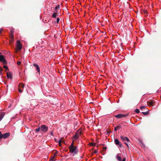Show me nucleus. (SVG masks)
Instances as JSON below:
<instances>
[{
    "label": "nucleus",
    "mask_w": 161,
    "mask_h": 161,
    "mask_svg": "<svg viewBox=\"0 0 161 161\" xmlns=\"http://www.w3.org/2000/svg\"><path fill=\"white\" fill-rule=\"evenodd\" d=\"M59 21V18H57V23H58Z\"/></svg>",
    "instance_id": "obj_30"
},
{
    "label": "nucleus",
    "mask_w": 161,
    "mask_h": 161,
    "mask_svg": "<svg viewBox=\"0 0 161 161\" xmlns=\"http://www.w3.org/2000/svg\"><path fill=\"white\" fill-rule=\"evenodd\" d=\"M3 70V69H1V67H0V75L2 73V71Z\"/></svg>",
    "instance_id": "obj_32"
},
{
    "label": "nucleus",
    "mask_w": 161,
    "mask_h": 161,
    "mask_svg": "<svg viewBox=\"0 0 161 161\" xmlns=\"http://www.w3.org/2000/svg\"><path fill=\"white\" fill-rule=\"evenodd\" d=\"M14 29L12 28L10 30V37L11 39L12 40L14 39Z\"/></svg>",
    "instance_id": "obj_7"
},
{
    "label": "nucleus",
    "mask_w": 161,
    "mask_h": 161,
    "mask_svg": "<svg viewBox=\"0 0 161 161\" xmlns=\"http://www.w3.org/2000/svg\"><path fill=\"white\" fill-rule=\"evenodd\" d=\"M33 65L34 67L36 68L37 72L39 73L40 72V68L39 66L36 64H34Z\"/></svg>",
    "instance_id": "obj_9"
},
{
    "label": "nucleus",
    "mask_w": 161,
    "mask_h": 161,
    "mask_svg": "<svg viewBox=\"0 0 161 161\" xmlns=\"http://www.w3.org/2000/svg\"><path fill=\"white\" fill-rule=\"evenodd\" d=\"M10 136L9 133H6L3 134V138L5 139L7 138Z\"/></svg>",
    "instance_id": "obj_8"
},
{
    "label": "nucleus",
    "mask_w": 161,
    "mask_h": 161,
    "mask_svg": "<svg viewBox=\"0 0 161 161\" xmlns=\"http://www.w3.org/2000/svg\"><path fill=\"white\" fill-rule=\"evenodd\" d=\"M57 153V152H56L55 153H54V156H55V155H56Z\"/></svg>",
    "instance_id": "obj_43"
},
{
    "label": "nucleus",
    "mask_w": 161,
    "mask_h": 161,
    "mask_svg": "<svg viewBox=\"0 0 161 161\" xmlns=\"http://www.w3.org/2000/svg\"><path fill=\"white\" fill-rule=\"evenodd\" d=\"M160 97L161 98V96Z\"/></svg>",
    "instance_id": "obj_49"
},
{
    "label": "nucleus",
    "mask_w": 161,
    "mask_h": 161,
    "mask_svg": "<svg viewBox=\"0 0 161 161\" xmlns=\"http://www.w3.org/2000/svg\"><path fill=\"white\" fill-rule=\"evenodd\" d=\"M21 64V62L20 61H18L17 62V64L18 65H20Z\"/></svg>",
    "instance_id": "obj_33"
},
{
    "label": "nucleus",
    "mask_w": 161,
    "mask_h": 161,
    "mask_svg": "<svg viewBox=\"0 0 161 161\" xmlns=\"http://www.w3.org/2000/svg\"><path fill=\"white\" fill-rule=\"evenodd\" d=\"M141 110H142L143 109H146V110H147V109L145 107V106H141L140 107Z\"/></svg>",
    "instance_id": "obj_20"
},
{
    "label": "nucleus",
    "mask_w": 161,
    "mask_h": 161,
    "mask_svg": "<svg viewBox=\"0 0 161 161\" xmlns=\"http://www.w3.org/2000/svg\"><path fill=\"white\" fill-rule=\"evenodd\" d=\"M55 158V156H53L50 160V161H55V160H54Z\"/></svg>",
    "instance_id": "obj_25"
},
{
    "label": "nucleus",
    "mask_w": 161,
    "mask_h": 161,
    "mask_svg": "<svg viewBox=\"0 0 161 161\" xmlns=\"http://www.w3.org/2000/svg\"><path fill=\"white\" fill-rule=\"evenodd\" d=\"M3 138V134H2L1 132L0 131V139Z\"/></svg>",
    "instance_id": "obj_29"
},
{
    "label": "nucleus",
    "mask_w": 161,
    "mask_h": 161,
    "mask_svg": "<svg viewBox=\"0 0 161 161\" xmlns=\"http://www.w3.org/2000/svg\"><path fill=\"white\" fill-rule=\"evenodd\" d=\"M118 145H119V146L120 147H123V145H122V144H121V143H120H120H119V144Z\"/></svg>",
    "instance_id": "obj_37"
},
{
    "label": "nucleus",
    "mask_w": 161,
    "mask_h": 161,
    "mask_svg": "<svg viewBox=\"0 0 161 161\" xmlns=\"http://www.w3.org/2000/svg\"><path fill=\"white\" fill-rule=\"evenodd\" d=\"M3 29H0V33L3 31Z\"/></svg>",
    "instance_id": "obj_39"
},
{
    "label": "nucleus",
    "mask_w": 161,
    "mask_h": 161,
    "mask_svg": "<svg viewBox=\"0 0 161 161\" xmlns=\"http://www.w3.org/2000/svg\"><path fill=\"white\" fill-rule=\"evenodd\" d=\"M59 142H60V143H61L62 142H63V141H62V140H60L59 141Z\"/></svg>",
    "instance_id": "obj_41"
},
{
    "label": "nucleus",
    "mask_w": 161,
    "mask_h": 161,
    "mask_svg": "<svg viewBox=\"0 0 161 161\" xmlns=\"http://www.w3.org/2000/svg\"><path fill=\"white\" fill-rule=\"evenodd\" d=\"M107 134L108 135L109 134V133H110V131H108L107 132Z\"/></svg>",
    "instance_id": "obj_42"
},
{
    "label": "nucleus",
    "mask_w": 161,
    "mask_h": 161,
    "mask_svg": "<svg viewBox=\"0 0 161 161\" xmlns=\"http://www.w3.org/2000/svg\"><path fill=\"white\" fill-rule=\"evenodd\" d=\"M144 110L147 111L146 109H144Z\"/></svg>",
    "instance_id": "obj_47"
},
{
    "label": "nucleus",
    "mask_w": 161,
    "mask_h": 161,
    "mask_svg": "<svg viewBox=\"0 0 161 161\" xmlns=\"http://www.w3.org/2000/svg\"><path fill=\"white\" fill-rule=\"evenodd\" d=\"M4 116V112H2L0 114V121L2 119Z\"/></svg>",
    "instance_id": "obj_10"
},
{
    "label": "nucleus",
    "mask_w": 161,
    "mask_h": 161,
    "mask_svg": "<svg viewBox=\"0 0 161 161\" xmlns=\"http://www.w3.org/2000/svg\"><path fill=\"white\" fill-rule=\"evenodd\" d=\"M135 112L137 113H140V110L138 109H136L135 110Z\"/></svg>",
    "instance_id": "obj_26"
},
{
    "label": "nucleus",
    "mask_w": 161,
    "mask_h": 161,
    "mask_svg": "<svg viewBox=\"0 0 161 161\" xmlns=\"http://www.w3.org/2000/svg\"><path fill=\"white\" fill-rule=\"evenodd\" d=\"M41 131L43 133H46L48 130V127L45 125H42L41 126Z\"/></svg>",
    "instance_id": "obj_3"
},
{
    "label": "nucleus",
    "mask_w": 161,
    "mask_h": 161,
    "mask_svg": "<svg viewBox=\"0 0 161 161\" xmlns=\"http://www.w3.org/2000/svg\"><path fill=\"white\" fill-rule=\"evenodd\" d=\"M60 8V5H58V6H56L55 8V10H57L59 8Z\"/></svg>",
    "instance_id": "obj_24"
},
{
    "label": "nucleus",
    "mask_w": 161,
    "mask_h": 161,
    "mask_svg": "<svg viewBox=\"0 0 161 161\" xmlns=\"http://www.w3.org/2000/svg\"><path fill=\"white\" fill-rule=\"evenodd\" d=\"M147 112H142V113L145 115H147L148 114V113H149V111L147 109Z\"/></svg>",
    "instance_id": "obj_17"
},
{
    "label": "nucleus",
    "mask_w": 161,
    "mask_h": 161,
    "mask_svg": "<svg viewBox=\"0 0 161 161\" xmlns=\"http://www.w3.org/2000/svg\"><path fill=\"white\" fill-rule=\"evenodd\" d=\"M58 13L57 12L54 13L52 15V17L54 18H56L57 16Z\"/></svg>",
    "instance_id": "obj_14"
},
{
    "label": "nucleus",
    "mask_w": 161,
    "mask_h": 161,
    "mask_svg": "<svg viewBox=\"0 0 161 161\" xmlns=\"http://www.w3.org/2000/svg\"><path fill=\"white\" fill-rule=\"evenodd\" d=\"M114 142L115 144L116 145H118L120 143L119 141L117 139H116L114 140Z\"/></svg>",
    "instance_id": "obj_12"
},
{
    "label": "nucleus",
    "mask_w": 161,
    "mask_h": 161,
    "mask_svg": "<svg viewBox=\"0 0 161 161\" xmlns=\"http://www.w3.org/2000/svg\"><path fill=\"white\" fill-rule=\"evenodd\" d=\"M17 48L18 50H21L22 48V44L20 41H18L17 42Z\"/></svg>",
    "instance_id": "obj_4"
},
{
    "label": "nucleus",
    "mask_w": 161,
    "mask_h": 161,
    "mask_svg": "<svg viewBox=\"0 0 161 161\" xmlns=\"http://www.w3.org/2000/svg\"><path fill=\"white\" fill-rule=\"evenodd\" d=\"M19 88L22 87L23 88L24 87V85L23 83H20L19 84Z\"/></svg>",
    "instance_id": "obj_15"
},
{
    "label": "nucleus",
    "mask_w": 161,
    "mask_h": 161,
    "mask_svg": "<svg viewBox=\"0 0 161 161\" xmlns=\"http://www.w3.org/2000/svg\"><path fill=\"white\" fill-rule=\"evenodd\" d=\"M69 151L70 152L72 153H76V150L77 148L75 146H73L72 147V148L70 147H69Z\"/></svg>",
    "instance_id": "obj_5"
},
{
    "label": "nucleus",
    "mask_w": 161,
    "mask_h": 161,
    "mask_svg": "<svg viewBox=\"0 0 161 161\" xmlns=\"http://www.w3.org/2000/svg\"><path fill=\"white\" fill-rule=\"evenodd\" d=\"M97 153V151L95 150L93 152V153Z\"/></svg>",
    "instance_id": "obj_35"
},
{
    "label": "nucleus",
    "mask_w": 161,
    "mask_h": 161,
    "mask_svg": "<svg viewBox=\"0 0 161 161\" xmlns=\"http://www.w3.org/2000/svg\"><path fill=\"white\" fill-rule=\"evenodd\" d=\"M51 135L52 136H53V132H52L51 133Z\"/></svg>",
    "instance_id": "obj_44"
},
{
    "label": "nucleus",
    "mask_w": 161,
    "mask_h": 161,
    "mask_svg": "<svg viewBox=\"0 0 161 161\" xmlns=\"http://www.w3.org/2000/svg\"><path fill=\"white\" fill-rule=\"evenodd\" d=\"M54 140H55V142H58V140L56 138H55L54 139Z\"/></svg>",
    "instance_id": "obj_40"
},
{
    "label": "nucleus",
    "mask_w": 161,
    "mask_h": 161,
    "mask_svg": "<svg viewBox=\"0 0 161 161\" xmlns=\"http://www.w3.org/2000/svg\"><path fill=\"white\" fill-rule=\"evenodd\" d=\"M36 132H39L40 131H41V127H38V128L36 129Z\"/></svg>",
    "instance_id": "obj_21"
},
{
    "label": "nucleus",
    "mask_w": 161,
    "mask_h": 161,
    "mask_svg": "<svg viewBox=\"0 0 161 161\" xmlns=\"http://www.w3.org/2000/svg\"><path fill=\"white\" fill-rule=\"evenodd\" d=\"M74 140H73L72 141V143H71L70 145L69 146V147H70L72 148V147H73V146H74Z\"/></svg>",
    "instance_id": "obj_23"
},
{
    "label": "nucleus",
    "mask_w": 161,
    "mask_h": 161,
    "mask_svg": "<svg viewBox=\"0 0 161 161\" xmlns=\"http://www.w3.org/2000/svg\"><path fill=\"white\" fill-rule=\"evenodd\" d=\"M138 117H132L131 119H130V120H134V121H137V118Z\"/></svg>",
    "instance_id": "obj_16"
},
{
    "label": "nucleus",
    "mask_w": 161,
    "mask_h": 161,
    "mask_svg": "<svg viewBox=\"0 0 161 161\" xmlns=\"http://www.w3.org/2000/svg\"><path fill=\"white\" fill-rule=\"evenodd\" d=\"M148 105L150 106H152L153 105V102L152 101L147 102Z\"/></svg>",
    "instance_id": "obj_13"
},
{
    "label": "nucleus",
    "mask_w": 161,
    "mask_h": 161,
    "mask_svg": "<svg viewBox=\"0 0 161 161\" xmlns=\"http://www.w3.org/2000/svg\"><path fill=\"white\" fill-rule=\"evenodd\" d=\"M129 115V114L128 113H127L126 114H119L117 115H115L114 116L117 119H121L122 118H126Z\"/></svg>",
    "instance_id": "obj_1"
},
{
    "label": "nucleus",
    "mask_w": 161,
    "mask_h": 161,
    "mask_svg": "<svg viewBox=\"0 0 161 161\" xmlns=\"http://www.w3.org/2000/svg\"><path fill=\"white\" fill-rule=\"evenodd\" d=\"M7 76L8 78H11V75L10 73H7Z\"/></svg>",
    "instance_id": "obj_19"
},
{
    "label": "nucleus",
    "mask_w": 161,
    "mask_h": 161,
    "mask_svg": "<svg viewBox=\"0 0 161 161\" xmlns=\"http://www.w3.org/2000/svg\"><path fill=\"white\" fill-rule=\"evenodd\" d=\"M58 145L59 146L61 147V143H60V142H58Z\"/></svg>",
    "instance_id": "obj_38"
},
{
    "label": "nucleus",
    "mask_w": 161,
    "mask_h": 161,
    "mask_svg": "<svg viewBox=\"0 0 161 161\" xmlns=\"http://www.w3.org/2000/svg\"><path fill=\"white\" fill-rule=\"evenodd\" d=\"M143 12H144V13H146V14H147V10H144L143 11Z\"/></svg>",
    "instance_id": "obj_36"
},
{
    "label": "nucleus",
    "mask_w": 161,
    "mask_h": 161,
    "mask_svg": "<svg viewBox=\"0 0 161 161\" xmlns=\"http://www.w3.org/2000/svg\"><path fill=\"white\" fill-rule=\"evenodd\" d=\"M3 68L5 69H7V70H8V67L7 66H6L5 65H4L3 66Z\"/></svg>",
    "instance_id": "obj_28"
},
{
    "label": "nucleus",
    "mask_w": 161,
    "mask_h": 161,
    "mask_svg": "<svg viewBox=\"0 0 161 161\" xmlns=\"http://www.w3.org/2000/svg\"><path fill=\"white\" fill-rule=\"evenodd\" d=\"M120 138L123 141H127L128 143H130L129 139L126 137H124L123 136H121Z\"/></svg>",
    "instance_id": "obj_6"
},
{
    "label": "nucleus",
    "mask_w": 161,
    "mask_h": 161,
    "mask_svg": "<svg viewBox=\"0 0 161 161\" xmlns=\"http://www.w3.org/2000/svg\"><path fill=\"white\" fill-rule=\"evenodd\" d=\"M103 150L104 151H106V150L107 149V147H103Z\"/></svg>",
    "instance_id": "obj_34"
},
{
    "label": "nucleus",
    "mask_w": 161,
    "mask_h": 161,
    "mask_svg": "<svg viewBox=\"0 0 161 161\" xmlns=\"http://www.w3.org/2000/svg\"><path fill=\"white\" fill-rule=\"evenodd\" d=\"M121 128V127L120 125H119L117 126L116 127L114 128V130L116 131L117 130H119L120 128Z\"/></svg>",
    "instance_id": "obj_11"
},
{
    "label": "nucleus",
    "mask_w": 161,
    "mask_h": 161,
    "mask_svg": "<svg viewBox=\"0 0 161 161\" xmlns=\"http://www.w3.org/2000/svg\"><path fill=\"white\" fill-rule=\"evenodd\" d=\"M124 143L127 146V147L129 148V146L128 145V144H130V143H128V142L127 143L125 142Z\"/></svg>",
    "instance_id": "obj_27"
},
{
    "label": "nucleus",
    "mask_w": 161,
    "mask_h": 161,
    "mask_svg": "<svg viewBox=\"0 0 161 161\" xmlns=\"http://www.w3.org/2000/svg\"><path fill=\"white\" fill-rule=\"evenodd\" d=\"M117 159L119 161H122V159L121 157L119 156V155H118L117 157Z\"/></svg>",
    "instance_id": "obj_18"
},
{
    "label": "nucleus",
    "mask_w": 161,
    "mask_h": 161,
    "mask_svg": "<svg viewBox=\"0 0 161 161\" xmlns=\"http://www.w3.org/2000/svg\"><path fill=\"white\" fill-rule=\"evenodd\" d=\"M90 145L94 147L96 146V143H95L92 142L90 143Z\"/></svg>",
    "instance_id": "obj_22"
},
{
    "label": "nucleus",
    "mask_w": 161,
    "mask_h": 161,
    "mask_svg": "<svg viewBox=\"0 0 161 161\" xmlns=\"http://www.w3.org/2000/svg\"><path fill=\"white\" fill-rule=\"evenodd\" d=\"M82 134V133L81 131H80V130H78L73 136V138L75 139V140H77L79 138V136Z\"/></svg>",
    "instance_id": "obj_2"
},
{
    "label": "nucleus",
    "mask_w": 161,
    "mask_h": 161,
    "mask_svg": "<svg viewBox=\"0 0 161 161\" xmlns=\"http://www.w3.org/2000/svg\"><path fill=\"white\" fill-rule=\"evenodd\" d=\"M64 139V138H63V137H62V138H61V139Z\"/></svg>",
    "instance_id": "obj_46"
},
{
    "label": "nucleus",
    "mask_w": 161,
    "mask_h": 161,
    "mask_svg": "<svg viewBox=\"0 0 161 161\" xmlns=\"http://www.w3.org/2000/svg\"><path fill=\"white\" fill-rule=\"evenodd\" d=\"M18 91L20 93H22V91L20 89V88L19 87L18 89Z\"/></svg>",
    "instance_id": "obj_31"
},
{
    "label": "nucleus",
    "mask_w": 161,
    "mask_h": 161,
    "mask_svg": "<svg viewBox=\"0 0 161 161\" xmlns=\"http://www.w3.org/2000/svg\"><path fill=\"white\" fill-rule=\"evenodd\" d=\"M94 153H92V155Z\"/></svg>",
    "instance_id": "obj_48"
},
{
    "label": "nucleus",
    "mask_w": 161,
    "mask_h": 161,
    "mask_svg": "<svg viewBox=\"0 0 161 161\" xmlns=\"http://www.w3.org/2000/svg\"><path fill=\"white\" fill-rule=\"evenodd\" d=\"M64 143H65V142H64V141H63V142Z\"/></svg>",
    "instance_id": "obj_45"
}]
</instances>
